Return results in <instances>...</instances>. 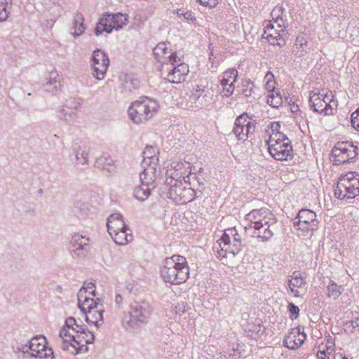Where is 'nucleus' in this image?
Listing matches in <instances>:
<instances>
[{
	"mask_svg": "<svg viewBox=\"0 0 359 359\" xmlns=\"http://www.w3.org/2000/svg\"><path fill=\"white\" fill-rule=\"evenodd\" d=\"M59 339L62 349L76 355L88 351L87 344L93 343L95 336L93 331L87 330L69 317L60 331Z\"/></svg>",
	"mask_w": 359,
	"mask_h": 359,
	"instance_id": "f257e3e1",
	"label": "nucleus"
},
{
	"mask_svg": "<svg viewBox=\"0 0 359 359\" xmlns=\"http://www.w3.org/2000/svg\"><path fill=\"white\" fill-rule=\"evenodd\" d=\"M95 297V285L93 283H86L78 292L79 307L84 314L86 323L91 327L98 329L104 322V309L100 299Z\"/></svg>",
	"mask_w": 359,
	"mask_h": 359,
	"instance_id": "f03ea898",
	"label": "nucleus"
},
{
	"mask_svg": "<svg viewBox=\"0 0 359 359\" xmlns=\"http://www.w3.org/2000/svg\"><path fill=\"white\" fill-rule=\"evenodd\" d=\"M246 220L249 222L248 228L254 229L253 236L263 241L272 237L276 218L270 210L263 208L253 210L246 215Z\"/></svg>",
	"mask_w": 359,
	"mask_h": 359,
	"instance_id": "7ed1b4c3",
	"label": "nucleus"
},
{
	"mask_svg": "<svg viewBox=\"0 0 359 359\" xmlns=\"http://www.w3.org/2000/svg\"><path fill=\"white\" fill-rule=\"evenodd\" d=\"M280 128L279 122H273L271 124L270 128L266 130V133L269 135L266 144L272 157L278 161H286L292 156V147L290 140L285 134L279 131Z\"/></svg>",
	"mask_w": 359,
	"mask_h": 359,
	"instance_id": "20e7f679",
	"label": "nucleus"
},
{
	"mask_svg": "<svg viewBox=\"0 0 359 359\" xmlns=\"http://www.w3.org/2000/svg\"><path fill=\"white\" fill-rule=\"evenodd\" d=\"M161 276L165 282L179 285L187 281L189 276V267L185 257L173 255L164 259Z\"/></svg>",
	"mask_w": 359,
	"mask_h": 359,
	"instance_id": "39448f33",
	"label": "nucleus"
},
{
	"mask_svg": "<svg viewBox=\"0 0 359 359\" xmlns=\"http://www.w3.org/2000/svg\"><path fill=\"white\" fill-rule=\"evenodd\" d=\"M158 109L159 104L156 100L146 97L132 102L128 113L135 123H142L152 118Z\"/></svg>",
	"mask_w": 359,
	"mask_h": 359,
	"instance_id": "423d86ee",
	"label": "nucleus"
},
{
	"mask_svg": "<svg viewBox=\"0 0 359 359\" xmlns=\"http://www.w3.org/2000/svg\"><path fill=\"white\" fill-rule=\"evenodd\" d=\"M309 101L315 111L324 115H332L336 111L338 102L332 92L315 89L310 93Z\"/></svg>",
	"mask_w": 359,
	"mask_h": 359,
	"instance_id": "0eeeda50",
	"label": "nucleus"
},
{
	"mask_svg": "<svg viewBox=\"0 0 359 359\" xmlns=\"http://www.w3.org/2000/svg\"><path fill=\"white\" fill-rule=\"evenodd\" d=\"M233 238L231 240L229 234L225 232L214 246V249L217 250V257L223 264L226 265L231 264L241 248L240 236L238 234H233Z\"/></svg>",
	"mask_w": 359,
	"mask_h": 359,
	"instance_id": "6e6552de",
	"label": "nucleus"
},
{
	"mask_svg": "<svg viewBox=\"0 0 359 359\" xmlns=\"http://www.w3.org/2000/svg\"><path fill=\"white\" fill-rule=\"evenodd\" d=\"M150 314L151 308L147 302H135L131 304L130 311L124 313L122 323L128 329H135L145 323Z\"/></svg>",
	"mask_w": 359,
	"mask_h": 359,
	"instance_id": "1a4fd4ad",
	"label": "nucleus"
},
{
	"mask_svg": "<svg viewBox=\"0 0 359 359\" xmlns=\"http://www.w3.org/2000/svg\"><path fill=\"white\" fill-rule=\"evenodd\" d=\"M334 195L339 199L354 198L359 195V174L349 172L341 175L334 189Z\"/></svg>",
	"mask_w": 359,
	"mask_h": 359,
	"instance_id": "9d476101",
	"label": "nucleus"
},
{
	"mask_svg": "<svg viewBox=\"0 0 359 359\" xmlns=\"http://www.w3.org/2000/svg\"><path fill=\"white\" fill-rule=\"evenodd\" d=\"M161 76L170 83H180L184 81L189 69L188 65L180 58L160 67Z\"/></svg>",
	"mask_w": 359,
	"mask_h": 359,
	"instance_id": "9b49d317",
	"label": "nucleus"
},
{
	"mask_svg": "<svg viewBox=\"0 0 359 359\" xmlns=\"http://www.w3.org/2000/svg\"><path fill=\"white\" fill-rule=\"evenodd\" d=\"M46 344V339L44 337L36 336L31 339L28 345L23 346L22 351L30 353L38 359H54L53 351Z\"/></svg>",
	"mask_w": 359,
	"mask_h": 359,
	"instance_id": "f8f14e48",
	"label": "nucleus"
},
{
	"mask_svg": "<svg viewBox=\"0 0 359 359\" xmlns=\"http://www.w3.org/2000/svg\"><path fill=\"white\" fill-rule=\"evenodd\" d=\"M81 107V102L76 98H69L57 111V118L67 124L72 125L77 118V111Z\"/></svg>",
	"mask_w": 359,
	"mask_h": 359,
	"instance_id": "ddd939ff",
	"label": "nucleus"
},
{
	"mask_svg": "<svg viewBox=\"0 0 359 359\" xmlns=\"http://www.w3.org/2000/svg\"><path fill=\"white\" fill-rule=\"evenodd\" d=\"M356 155V147L348 142H338L332 149V161L335 164L347 163Z\"/></svg>",
	"mask_w": 359,
	"mask_h": 359,
	"instance_id": "4468645a",
	"label": "nucleus"
},
{
	"mask_svg": "<svg viewBox=\"0 0 359 359\" xmlns=\"http://www.w3.org/2000/svg\"><path fill=\"white\" fill-rule=\"evenodd\" d=\"M168 197L178 204H186L194 198V191L186 187L182 182L170 185Z\"/></svg>",
	"mask_w": 359,
	"mask_h": 359,
	"instance_id": "2eb2a0df",
	"label": "nucleus"
},
{
	"mask_svg": "<svg viewBox=\"0 0 359 359\" xmlns=\"http://www.w3.org/2000/svg\"><path fill=\"white\" fill-rule=\"evenodd\" d=\"M109 65V60L104 52L100 49L93 51L91 65L96 79L102 80L104 78Z\"/></svg>",
	"mask_w": 359,
	"mask_h": 359,
	"instance_id": "dca6fc26",
	"label": "nucleus"
},
{
	"mask_svg": "<svg viewBox=\"0 0 359 359\" xmlns=\"http://www.w3.org/2000/svg\"><path fill=\"white\" fill-rule=\"evenodd\" d=\"M128 23V15L118 13L116 14L106 13L100 19V24L104 26L107 33H111L114 29L121 30Z\"/></svg>",
	"mask_w": 359,
	"mask_h": 359,
	"instance_id": "f3484780",
	"label": "nucleus"
},
{
	"mask_svg": "<svg viewBox=\"0 0 359 359\" xmlns=\"http://www.w3.org/2000/svg\"><path fill=\"white\" fill-rule=\"evenodd\" d=\"M316 215L314 212L303 209L300 210L297 218L294 219V225L298 229L304 232L313 231L317 226Z\"/></svg>",
	"mask_w": 359,
	"mask_h": 359,
	"instance_id": "a211bd4d",
	"label": "nucleus"
},
{
	"mask_svg": "<svg viewBox=\"0 0 359 359\" xmlns=\"http://www.w3.org/2000/svg\"><path fill=\"white\" fill-rule=\"evenodd\" d=\"M238 78V72L235 69H230L219 76V83L222 87L221 95L223 97L231 96L234 90V83Z\"/></svg>",
	"mask_w": 359,
	"mask_h": 359,
	"instance_id": "6ab92c4d",
	"label": "nucleus"
},
{
	"mask_svg": "<svg viewBox=\"0 0 359 359\" xmlns=\"http://www.w3.org/2000/svg\"><path fill=\"white\" fill-rule=\"evenodd\" d=\"M233 131L238 140L245 141L255 131V126L248 121L246 116L241 115L235 121Z\"/></svg>",
	"mask_w": 359,
	"mask_h": 359,
	"instance_id": "aec40b11",
	"label": "nucleus"
},
{
	"mask_svg": "<svg viewBox=\"0 0 359 359\" xmlns=\"http://www.w3.org/2000/svg\"><path fill=\"white\" fill-rule=\"evenodd\" d=\"M285 285L294 297H299L306 290V283L301 273L295 271L285 280Z\"/></svg>",
	"mask_w": 359,
	"mask_h": 359,
	"instance_id": "412c9836",
	"label": "nucleus"
},
{
	"mask_svg": "<svg viewBox=\"0 0 359 359\" xmlns=\"http://www.w3.org/2000/svg\"><path fill=\"white\" fill-rule=\"evenodd\" d=\"M155 59L161 65L170 63L176 61L177 58V53L169 49L165 43H158L153 50Z\"/></svg>",
	"mask_w": 359,
	"mask_h": 359,
	"instance_id": "4be33fe9",
	"label": "nucleus"
},
{
	"mask_svg": "<svg viewBox=\"0 0 359 359\" xmlns=\"http://www.w3.org/2000/svg\"><path fill=\"white\" fill-rule=\"evenodd\" d=\"M142 170L139 175V182L147 187H154V182L160 175L158 166L141 165Z\"/></svg>",
	"mask_w": 359,
	"mask_h": 359,
	"instance_id": "5701e85b",
	"label": "nucleus"
},
{
	"mask_svg": "<svg viewBox=\"0 0 359 359\" xmlns=\"http://www.w3.org/2000/svg\"><path fill=\"white\" fill-rule=\"evenodd\" d=\"M306 335L303 330L299 327H295L285 336L284 344L289 349L295 350L302 345L306 339Z\"/></svg>",
	"mask_w": 359,
	"mask_h": 359,
	"instance_id": "b1692460",
	"label": "nucleus"
},
{
	"mask_svg": "<svg viewBox=\"0 0 359 359\" xmlns=\"http://www.w3.org/2000/svg\"><path fill=\"white\" fill-rule=\"evenodd\" d=\"M89 239L79 234H75L72 237L71 245L73 251L78 257H85L88 252Z\"/></svg>",
	"mask_w": 359,
	"mask_h": 359,
	"instance_id": "393cba45",
	"label": "nucleus"
},
{
	"mask_svg": "<svg viewBox=\"0 0 359 359\" xmlns=\"http://www.w3.org/2000/svg\"><path fill=\"white\" fill-rule=\"evenodd\" d=\"M183 163L180 162L172 163L166 170V184L171 185L176 182H181L182 177Z\"/></svg>",
	"mask_w": 359,
	"mask_h": 359,
	"instance_id": "a878e982",
	"label": "nucleus"
},
{
	"mask_svg": "<svg viewBox=\"0 0 359 359\" xmlns=\"http://www.w3.org/2000/svg\"><path fill=\"white\" fill-rule=\"evenodd\" d=\"M279 29H276L274 25L269 23L264 32V37L272 45H280L283 41L284 30L280 26Z\"/></svg>",
	"mask_w": 359,
	"mask_h": 359,
	"instance_id": "bb28decb",
	"label": "nucleus"
},
{
	"mask_svg": "<svg viewBox=\"0 0 359 359\" xmlns=\"http://www.w3.org/2000/svg\"><path fill=\"white\" fill-rule=\"evenodd\" d=\"M60 80L61 76L57 71L50 72L43 84L46 90L52 94H56L60 88Z\"/></svg>",
	"mask_w": 359,
	"mask_h": 359,
	"instance_id": "cd10ccee",
	"label": "nucleus"
},
{
	"mask_svg": "<svg viewBox=\"0 0 359 359\" xmlns=\"http://www.w3.org/2000/svg\"><path fill=\"white\" fill-rule=\"evenodd\" d=\"M107 231L110 236L114 235L118 231L126 229V224L122 215L116 213L111 215L107 222Z\"/></svg>",
	"mask_w": 359,
	"mask_h": 359,
	"instance_id": "c85d7f7f",
	"label": "nucleus"
},
{
	"mask_svg": "<svg viewBox=\"0 0 359 359\" xmlns=\"http://www.w3.org/2000/svg\"><path fill=\"white\" fill-rule=\"evenodd\" d=\"M158 151L154 147H147L142 153L143 165H154L158 166Z\"/></svg>",
	"mask_w": 359,
	"mask_h": 359,
	"instance_id": "c756f323",
	"label": "nucleus"
},
{
	"mask_svg": "<svg viewBox=\"0 0 359 359\" xmlns=\"http://www.w3.org/2000/svg\"><path fill=\"white\" fill-rule=\"evenodd\" d=\"M84 18L81 13H76L74 17V22L70 34L74 37L81 36L85 31Z\"/></svg>",
	"mask_w": 359,
	"mask_h": 359,
	"instance_id": "7c9ffc66",
	"label": "nucleus"
},
{
	"mask_svg": "<svg viewBox=\"0 0 359 359\" xmlns=\"http://www.w3.org/2000/svg\"><path fill=\"white\" fill-rule=\"evenodd\" d=\"M128 231L129 229L126 226L125 229L118 231L114 235H111V237L117 245H125L133 239V236L128 233Z\"/></svg>",
	"mask_w": 359,
	"mask_h": 359,
	"instance_id": "2f4dec72",
	"label": "nucleus"
},
{
	"mask_svg": "<svg viewBox=\"0 0 359 359\" xmlns=\"http://www.w3.org/2000/svg\"><path fill=\"white\" fill-rule=\"evenodd\" d=\"M294 46L297 50H294L295 55L299 56L303 55L308 50V40L303 34H299L295 41Z\"/></svg>",
	"mask_w": 359,
	"mask_h": 359,
	"instance_id": "473e14b6",
	"label": "nucleus"
},
{
	"mask_svg": "<svg viewBox=\"0 0 359 359\" xmlns=\"http://www.w3.org/2000/svg\"><path fill=\"white\" fill-rule=\"evenodd\" d=\"M344 290L343 285H338L334 281H331L327 286V297L337 299Z\"/></svg>",
	"mask_w": 359,
	"mask_h": 359,
	"instance_id": "72a5a7b5",
	"label": "nucleus"
},
{
	"mask_svg": "<svg viewBox=\"0 0 359 359\" xmlns=\"http://www.w3.org/2000/svg\"><path fill=\"white\" fill-rule=\"evenodd\" d=\"M151 189L153 187L144 186L140 183V185L135 189L134 196L137 200L143 201L149 197Z\"/></svg>",
	"mask_w": 359,
	"mask_h": 359,
	"instance_id": "f704fd0d",
	"label": "nucleus"
},
{
	"mask_svg": "<svg viewBox=\"0 0 359 359\" xmlns=\"http://www.w3.org/2000/svg\"><path fill=\"white\" fill-rule=\"evenodd\" d=\"M267 103L273 108H278L282 105L283 98L280 90L273 91L268 94Z\"/></svg>",
	"mask_w": 359,
	"mask_h": 359,
	"instance_id": "c9c22d12",
	"label": "nucleus"
},
{
	"mask_svg": "<svg viewBox=\"0 0 359 359\" xmlns=\"http://www.w3.org/2000/svg\"><path fill=\"white\" fill-rule=\"evenodd\" d=\"M76 164L85 165L88 164V152L79 148L75 153Z\"/></svg>",
	"mask_w": 359,
	"mask_h": 359,
	"instance_id": "e433bc0d",
	"label": "nucleus"
},
{
	"mask_svg": "<svg viewBox=\"0 0 359 359\" xmlns=\"http://www.w3.org/2000/svg\"><path fill=\"white\" fill-rule=\"evenodd\" d=\"M264 80L266 81L265 88L268 93L278 90L276 88V81L272 72H268L265 75Z\"/></svg>",
	"mask_w": 359,
	"mask_h": 359,
	"instance_id": "4c0bfd02",
	"label": "nucleus"
},
{
	"mask_svg": "<svg viewBox=\"0 0 359 359\" xmlns=\"http://www.w3.org/2000/svg\"><path fill=\"white\" fill-rule=\"evenodd\" d=\"M201 93L198 107L208 106L212 100V95L209 91L202 89L198 92Z\"/></svg>",
	"mask_w": 359,
	"mask_h": 359,
	"instance_id": "58836bf2",
	"label": "nucleus"
},
{
	"mask_svg": "<svg viewBox=\"0 0 359 359\" xmlns=\"http://www.w3.org/2000/svg\"><path fill=\"white\" fill-rule=\"evenodd\" d=\"M11 4V0H4L0 2V22H5L10 14L7 10V6Z\"/></svg>",
	"mask_w": 359,
	"mask_h": 359,
	"instance_id": "ea45409f",
	"label": "nucleus"
},
{
	"mask_svg": "<svg viewBox=\"0 0 359 359\" xmlns=\"http://www.w3.org/2000/svg\"><path fill=\"white\" fill-rule=\"evenodd\" d=\"M201 90L202 89L198 86H196V87L193 88L191 93L189 95L190 101L195 104V107H198L201 95V93L198 92Z\"/></svg>",
	"mask_w": 359,
	"mask_h": 359,
	"instance_id": "a19ab883",
	"label": "nucleus"
},
{
	"mask_svg": "<svg viewBox=\"0 0 359 359\" xmlns=\"http://www.w3.org/2000/svg\"><path fill=\"white\" fill-rule=\"evenodd\" d=\"M176 13L179 17L182 16L183 18L187 21L192 22L194 23L196 22V18L191 11H187L186 12H184L183 11L178 9L176 11Z\"/></svg>",
	"mask_w": 359,
	"mask_h": 359,
	"instance_id": "79ce46f5",
	"label": "nucleus"
},
{
	"mask_svg": "<svg viewBox=\"0 0 359 359\" xmlns=\"http://www.w3.org/2000/svg\"><path fill=\"white\" fill-rule=\"evenodd\" d=\"M243 87H245L243 90V95L246 97H251L254 93V83L251 81H245L243 84Z\"/></svg>",
	"mask_w": 359,
	"mask_h": 359,
	"instance_id": "37998d69",
	"label": "nucleus"
},
{
	"mask_svg": "<svg viewBox=\"0 0 359 359\" xmlns=\"http://www.w3.org/2000/svg\"><path fill=\"white\" fill-rule=\"evenodd\" d=\"M351 123L352 127L359 131V108L357 109L351 116Z\"/></svg>",
	"mask_w": 359,
	"mask_h": 359,
	"instance_id": "c03bdc74",
	"label": "nucleus"
},
{
	"mask_svg": "<svg viewBox=\"0 0 359 359\" xmlns=\"http://www.w3.org/2000/svg\"><path fill=\"white\" fill-rule=\"evenodd\" d=\"M174 311L175 314L179 315L180 317L184 316V318H186V315L187 314V312L185 309V306L184 305V304H178L177 306H175Z\"/></svg>",
	"mask_w": 359,
	"mask_h": 359,
	"instance_id": "a18cd8bd",
	"label": "nucleus"
},
{
	"mask_svg": "<svg viewBox=\"0 0 359 359\" xmlns=\"http://www.w3.org/2000/svg\"><path fill=\"white\" fill-rule=\"evenodd\" d=\"M201 5L210 8L215 7L218 4V0H197Z\"/></svg>",
	"mask_w": 359,
	"mask_h": 359,
	"instance_id": "49530a36",
	"label": "nucleus"
},
{
	"mask_svg": "<svg viewBox=\"0 0 359 359\" xmlns=\"http://www.w3.org/2000/svg\"><path fill=\"white\" fill-rule=\"evenodd\" d=\"M326 351L328 353V354H330L334 348V340L330 337L327 339V344H326Z\"/></svg>",
	"mask_w": 359,
	"mask_h": 359,
	"instance_id": "de8ad7c7",
	"label": "nucleus"
},
{
	"mask_svg": "<svg viewBox=\"0 0 359 359\" xmlns=\"http://www.w3.org/2000/svg\"><path fill=\"white\" fill-rule=\"evenodd\" d=\"M288 307H289V311H290V313L292 315H295V318H296L299 312V307L292 303H290L289 304Z\"/></svg>",
	"mask_w": 359,
	"mask_h": 359,
	"instance_id": "09e8293b",
	"label": "nucleus"
},
{
	"mask_svg": "<svg viewBox=\"0 0 359 359\" xmlns=\"http://www.w3.org/2000/svg\"><path fill=\"white\" fill-rule=\"evenodd\" d=\"M326 351H320L317 353V358L318 359H330Z\"/></svg>",
	"mask_w": 359,
	"mask_h": 359,
	"instance_id": "8fccbe9b",
	"label": "nucleus"
},
{
	"mask_svg": "<svg viewBox=\"0 0 359 359\" xmlns=\"http://www.w3.org/2000/svg\"><path fill=\"white\" fill-rule=\"evenodd\" d=\"M102 32H105L104 26L101 25L100 21L95 28V32L97 36H99L100 34H101L102 33Z\"/></svg>",
	"mask_w": 359,
	"mask_h": 359,
	"instance_id": "3c124183",
	"label": "nucleus"
},
{
	"mask_svg": "<svg viewBox=\"0 0 359 359\" xmlns=\"http://www.w3.org/2000/svg\"><path fill=\"white\" fill-rule=\"evenodd\" d=\"M114 301H115V303L117 304V305H121L123 302V297H121V294H116V296H115V299H114Z\"/></svg>",
	"mask_w": 359,
	"mask_h": 359,
	"instance_id": "603ef678",
	"label": "nucleus"
},
{
	"mask_svg": "<svg viewBox=\"0 0 359 359\" xmlns=\"http://www.w3.org/2000/svg\"><path fill=\"white\" fill-rule=\"evenodd\" d=\"M338 358L339 359H347L346 358L343 357L342 355L341 354H337V355L334 356V359H338Z\"/></svg>",
	"mask_w": 359,
	"mask_h": 359,
	"instance_id": "864d4df0",
	"label": "nucleus"
},
{
	"mask_svg": "<svg viewBox=\"0 0 359 359\" xmlns=\"http://www.w3.org/2000/svg\"><path fill=\"white\" fill-rule=\"evenodd\" d=\"M228 231H229L231 233H233V230H231V229H229Z\"/></svg>",
	"mask_w": 359,
	"mask_h": 359,
	"instance_id": "5fc2aeb1",
	"label": "nucleus"
},
{
	"mask_svg": "<svg viewBox=\"0 0 359 359\" xmlns=\"http://www.w3.org/2000/svg\"><path fill=\"white\" fill-rule=\"evenodd\" d=\"M338 359H339V358H338Z\"/></svg>",
	"mask_w": 359,
	"mask_h": 359,
	"instance_id": "6e6d98bb",
	"label": "nucleus"
}]
</instances>
